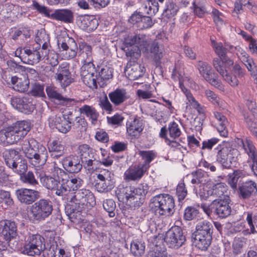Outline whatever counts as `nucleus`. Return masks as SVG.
I'll return each mask as SVG.
<instances>
[{
	"instance_id": "f257e3e1",
	"label": "nucleus",
	"mask_w": 257,
	"mask_h": 257,
	"mask_svg": "<svg viewBox=\"0 0 257 257\" xmlns=\"http://www.w3.org/2000/svg\"><path fill=\"white\" fill-rule=\"evenodd\" d=\"M125 43L130 46L136 45L135 50L140 53V51L146 54L151 53L157 65H159L160 61L164 55L165 51L162 45L156 41H151L143 35L128 36L125 39Z\"/></svg>"
},
{
	"instance_id": "f03ea898",
	"label": "nucleus",
	"mask_w": 257,
	"mask_h": 257,
	"mask_svg": "<svg viewBox=\"0 0 257 257\" xmlns=\"http://www.w3.org/2000/svg\"><path fill=\"white\" fill-rule=\"evenodd\" d=\"M67 200L68 203L66 207V212L71 221L75 218V214L80 215V212L85 206H92L95 204L93 194L87 189H79L74 193H69Z\"/></svg>"
},
{
	"instance_id": "7ed1b4c3",
	"label": "nucleus",
	"mask_w": 257,
	"mask_h": 257,
	"mask_svg": "<svg viewBox=\"0 0 257 257\" xmlns=\"http://www.w3.org/2000/svg\"><path fill=\"white\" fill-rule=\"evenodd\" d=\"M149 189V185L143 183L137 188L128 186L119 189L117 194L119 199L125 200L127 203L135 207H139L143 204L146 195L150 193Z\"/></svg>"
},
{
	"instance_id": "20e7f679",
	"label": "nucleus",
	"mask_w": 257,
	"mask_h": 257,
	"mask_svg": "<svg viewBox=\"0 0 257 257\" xmlns=\"http://www.w3.org/2000/svg\"><path fill=\"white\" fill-rule=\"evenodd\" d=\"M21 149L34 166L43 164L46 160L47 151L34 139L26 140L21 144Z\"/></svg>"
},
{
	"instance_id": "39448f33",
	"label": "nucleus",
	"mask_w": 257,
	"mask_h": 257,
	"mask_svg": "<svg viewBox=\"0 0 257 257\" xmlns=\"http://www.w3.org/2000/svg\"><path fill=\"white\" fill-rule=\"evenodd\" d=\"M150 207L157 216H170L174 212L175 202L171 195L160 194L151 199Z\"/></svg>"
},
{
	"instance_id": "423d86ee",
	"label": "nucleus",
	"mask_w": 257,
	"mask_h": 257,
	"mask_svg": "<svg viewBox=\"0 0 257 257\" xmlns=\"http://www.w3.org/2000/svg\"><path fill=\"white\" fill-rule=\"evenodd\" d=\"M30 130L29 122L25 120L17 121L12 126L6 128L1 135H4L7 143L13 144L24 138Z\"/></svg>"
},
{
	"instance_id": "0eeeda50",
	"label": "nucleus",
	"mask_w": 257,
	"mask_h": 257,
	"mask_svg": "<svg viewBox=\"0 0 257 257\" xmlns=\"http://www.w3.org/2000/svg\"><path fill=\"white\" fill-rule=\"evenodd\" d=\"M126 55L131 57V59L125 68L126 77L131 80H135L142 77L145 73V68L136 61V59L140 56V53L128 49Z\"/></svg>"
},
{
	"instance_id": "6e6552de",
	"label": "nucleus",
	"mask_w": 257,
	"mask_h": 257,
	"mask_svg": "<svg viewBox=\"0 0 257 257\" xmlns=\"http://www.w3.org/2000/svg\"><path fill=\"white\" fill-rule=\"evenodd\" d=\"M5 160L7 165L10 168L17 169L18 173L22 176L27 170V164L18 152L11 149L5 152Z\"/></svg>"
},
{
	"instance_id": "1a4fd4ad",
	"label": "nucleus",
	"mask_w": 257,
	"mask_h": 257,
	"mask_svg": "<svg viewBox=\"0 0 257 257\" xmlns=\"http://www.w3.org/2000/svg\"><path fill=\"white\" fill-rule=\"evenodd\" d=\"M164 241L169 247L178 248L184 243L186 238L181 228L174 226L166 232Z\"/></svg>"
},
{
	"instance_id": "9d476101",
	"label": "nucleus",
	"mask_w": 257,
	"mask_h": 257,
	"mask_svg": "<svg viewBox=\"0 0 257 257\" xmlns=\"http://www.w3.org/2000/svg\"><path fill=\"white\" fill-rule=\"evenodd\" d=\"M57 43L65 59H72L77 55L78 48L74 39L70 38L68 35L64 37L60 36Z\"/></svg>"
},
{
	"instance_id": "9b49d317",
	"label": "nucleus",
	"mask_w": 257,
	"mask_h": 257,
	"mask_svg": "<svg viewBox=\"0 0 257 257\" xmlns=\"http://www.w3.org/2000/svg\"><path fill=\"white\" fill-rule=\"evenodd\" d=\"M52 210L53 207L50 201L46 199H40L32 205L31 213L34 219L41 220L49 216Z\"/></svg>"
},
{
	"instance_id": "f8f14e48",
	"label": "nucleus",
	"mask_w": 257,
	"mask_h": 257,
	"mask_svg": "<svg viewBox=\"0 0 257 257\" xmlns=\"http://www.w3.org/2000/svg\"><path fill=\"white\" fill-rule=\"evenodd\" d=\"M198 69L201 75L211 85L220 90L223 89L221 82L218 80L211 66L207 63L200 61L198 63Z\"/></svg>"
},
{
	"instance_id": "ddd939ff",
	"label": "nucleus",
	"mask_w": 257,
	"mask_h": 257,
	"mask_svg": "<svg viewBox=\"0 0 257 257\" xmlns=\"http://www.w3.org/2000/svg\"><path fill=\"white\" fill-rule=\"evenodd\" d=\"M18 199L23 204L30 205L41 197V192L36 190L21 188L16 191Z\"/></svg>"
},
{
	"instance_id": "4468645a",
	"label": "nucleus",
	"mask_w": 257,
	"mask_h": 257,
	"mask_svg": "<svg viewBox=\"0 0 257 257\" xmlns=\"http://www.w3.org/2000/svg\"><path fill=\"white\" fill-rule=\"evenodd\" d=\"M212 65L216 70L221 75L224 80L231 86L235 87L239 83L238 78L232 72L229 73L227 72L223 66V62L218 58H214Z\"/></svg>"
},
{
	"instance_id": "2eb2a0df",
	"label": "nucleus",
	"mask_w": 257,
	"mask_h": 257,
	"mask_svg": "<svg viewBox=\"0 0 257 257\" xmlns=\"http://www.w3.org/2000/svg\"><path fill=\"white\" fill-rule=\"evenodd\" d=\"M55 77L56 81L63 88L67 87L73 81L69 66L66 63H63L59 66Z\"/></svg>"
},
{
	"instance_id": "dca6fc26",
	"label": "nucleus",
	"mask_w": 257,
	"mask_h": 257,
	"mask_svg": "<svg viewBox=\"0 0 257 257\" xmlns=\"http://www.w3.org/2000/svg\"><path fill=\"white\" fill-rule=\"evenodd\" d=\"M242 147L249 157L248 163L254 174L257 176V154L256 149L252 142L247 139L241 140Z\"/></svg>"
},
{
	"instance_id": "f3484780",
	"label": "nucleus",
	"mask_w": 257,
	"mask_h": 257,
	"mask_svg": "<svg viewBox=\"0 0 257 257\" xmlns=\"http://www.w3.org/2000/svg\"><path fill=\"white\" fill-rule=\"evenodd\" d=\"M229 196H226L224 199H215L213 200V207L215 206V214L220 218H225L229 216L231 209L229 205Z\"/></svg>"
},
{
	"instance_id": "a211bd4d",
	"label": "nucleus",
	"mask_w": 257,
	"mask_h": 257,
	"mask_svg": "<svg viewBox=\"0 0 257 257\" xmlns=\"http://www.w3.org/2000/svg\"><path fill=\"white\" fill-rule=\"evenodd\" d=\"M12 105L22 112L30 113L34 109V105L32 103V98L29 97L20 98L13 96L11 99Z\"/></svg>"
},
{
	"instance_id": "6ab92c4d",
	"label": "nucleus",
	"mask_w": 257,
	"mask_h": 257,
	"mask_svg": "<svg viewBox=\"0 0 257 257\" xmlns=\"http://www.w3.org/2000/svg\"><path fill=\"white\" fill-rule=\"evenodd\" d=\"M236 150L229 147H223L218 151L216 160L222 164L223 168H229L231 167L232 161L234 159L233 154Z\"/></svg>"
},
{
	"instance_id": "aec40b11",
	"label": "nucleus",
	"mask_w": 257,
	"mask_h": 257,
	"mask_svg": "<svg viewBox=\"0 0 257 257\" xmlns=\"http://www.w3.org/2000/svg\"><path fill=\"white\" fill-rule=\"evenodd\" d=\"M146 168L144 165H136L127 169L123 175L124 180L126 182L131 181H139L146 172Z\"/></svg>"
},
{
	"instance_id": "412c9836",
	"label": "nucleus",
	"mask_w": 257,
	"mask_h": 257,
	"mask_svg": "<svg viewBox=\"0 0 257 257\" xmlns=\"http://www.w3.org/2000/svg\"><path fill=\"white\" fill-rule=\"evenodd\" d=\"M127 134L134 138H138L144 128L143 120L141 118H135L128 121L126 124Z\"/></svg>"
},
{
	"instance_id": "4be33fe9",
	"label": "nucleus",
	"mask_w": 257,
	"mask_h": 257,
	"mask_svg": "<svg viewBox=\"0 0 257 257\" xmlns=\"http://www.w3.org/2000/svg\"><path fill=\"white\" fill-rule=\"evenodd\" d=\"M40 181L47 189L55 191V194L60 196L62 192V179L58 176L53 177L45 175L41 177Z\"/></svg>"
},
{
	"instance_id": "5701e85b",
	"label": "nucleus",
	"mask_w": 257,
	"mask_h": 257,
	"mask_svg": "<svg viewBox=\"0 0 257 257\" xmlns=\"http://www.w3.org/2000/svg\"><path fill=\"white\" fill-rule=\"evenodd\" d=\"M238 195L240 198L243 199L257 195L256 183L251 180L242 183L238 188Z\"/></svg>"
},
{
	"instance_id": "b1692460",
	"label": "nucleus",
	"mask_w": 257,
	"mask_h": 257,
	"mask_svg": "<svg viewBox=\"0 0 257 257\" xmlns=\"http://www.w3.org/2000/svg\"><path fill=\"white\" fill-rule=\"evenodd\" d=\"M64 168L71 173L79 172L82 168L78 156H70L64 158L62 161Z\"/></svg>"
},
{
	"instance_id": "393cba45",
	"label": "nucleus",
	"mask_w": 257,
	"mask_h": 257,
	"mask_svg": "<svg viewBox=\"0 0 257 257\" xmlns=\"http://www.w3.org/2000/svg\"><path fill=\"white\" fill-rule=\"evenodd\" d=\"M2 233L7 240H11L17 235V227L15 222L6 220L1 222Z\"/></svg>"
},
{
	"instance_id": "a878e982",
	"label": "nucleus",
	"mask_w": 257,
	"mask_h": 257,
	"mask_svg": "<svg viewBox=\"0 0 257 257\" xmlns=\"http://www.w3.org/2000/svg\"><path fill=\"white\" fill-rule=\"evenodd\" d=\"M47 95L51 98H53L59 101H62V104L66 106H70L76 104L78 101L71 98H68L63 97L61 94L59 93L55 88L48 87L46 89Z\"/></svg>"
},
{
	"instance_id": "bb28decb",
	"label": "nucleus",
	"mask_w": 257,
	"mask_h": 257,
	"mask_svg": "<svg viewBox=\"0 0 257 257\" xmlns=\"http://www.w3.org/2000/svg\"><path fill=\"white\" fill-rule=\"evenodd\" d=\"M51 18L66 23H71L74 19L73 12L68 9H59L55 10L51 14Z\"/></svg>"
},
{
	"instance_id": "cd10ccee",
	"label": "nucleus",
	"mask_w": 257,
	"mask_h": 257,
	"mask_svg": "<svg viewBox=\"0 0 257 257\" xmlns=\"http://www.w3.org/2000/svg\"><path fill=\"white\" fill-rule=\"evenodd\" d=\"M211 45L214 49L215 53L219 56L218 58L223 64L225 63L226 66H231L233 64V62L232 60L226 58L225 57L226 54V49L223 46L221 43H217L213 40H211Z\"/></svg>"
},
{
	"instance_id": "c85d7f7f",
	"label": "nucleus",
	"mask_w": 257,
	"mask_h": 257,
	"mask_svg": "<svg viewBox=\"0 0 257 257\" xmlns=\"http://www.w3.org/2000/svg\"><path fill=\"white\" fill-rule=\"evenodd\" d=\"M108 96L115 105H120L130 97L126 90L123 89H116L109 93Z\"/></svg>"
},
{
	"instance_id": "c756f323",
	"label": "nucleus",
	"mask_w": 257,
	"mask_h": 257,
	"mask_svg": "<svg viewBox=\"0 0 257 257\" xmlns=\"http://www.w3.org/2000/svg\"><path fill=\"white\" fill-rule=\"evenodd\" d=\"M78 57L82 63L93 61L92 47L85 43H81L79 45Z\"/></svg>"
},
{
	"instance_id": "7c9ffc66",
	"label": "nucleus",
	"mask_w": 257,
	"mask_h": 257,
	"mask_svg": "<svg viewBox=\"0 0 257 257\" xmlns=\"http://www.w3.org/2000/svg\"><path fill=\"white\" fill-rule=\"evenodd\" d=\"M214 115L217 121L216 125L218 132L221 136L226 137L228 135V131L226 128L228 121L226 117L218 112H214Z\"/></svg>"
},
{
	"instance_id": "2f4dec72",
	"label": "nucleus",
	"mask_w": 257,
	"mask_h": 257,
	"mask_svg": "<svg viewBox=\"0 0 257 257\" xmlns=\"http://www.w3.org/2000/svg\"><path fill=\"white\" fill-rule=\"evenodd\" d=\"M213 229L211 222L207 220L201 221L197 224L194 234L212 236Z\"/></svg>"
},
{
	"instance_id": "473e14b6",
	"label": "nucleus",
	"mask_w": 257,
	"mask_h": 257,
	"mask_svg": "<svg viewBox=\"0 0 257 257\" xmlns=\"http://www.w3.org/2000/svg\"><path fill=\"white\" fill-rule=\"evenodd\" d=\"M21 60L24 63L30 65H34L40 61L37 50L32 51L27 47L24 48V53L22 56Z\"/></svg>"
},
{
	"instance_id": "72a5a7b5",
	"label": "nucleus",
	"mask_w": 257,
	"mask_h": 257,
	"mask_svg": "<svg viewBox=\"0 0 257 257\" xmlns=\"http://www.w3.org/2000/svg\"><path fill=\"white\" fill-rule=\"evenodd\" d=\"M194 235V243L195 246L201 250H206L211 244L212 238V236Z\"/></svg>"
},
{
	"instance_id": "f704fd0d",
	"label": "nucleus",
	"mask_w": 257,
	"mask_h": 257,
	"mask_svg": "<svg viewBox=\"0 0 257 257\" xmlns=\"http://www.w3.org/2000/svg\"><path fill=\"white\" fill-rule=\"evenodd\" d=\"M179 9L176 3L172 0H168L165 3L162 15L167 19H171L176 15Z\"/></svg>"
},
{
	"instance_id": "c9c22d12",
	"label": "nucleus",
	"mask_w": 257,
	"mask_h": 257,
	"mask_svg": "<svg viewBox=\"0 0 257 257\" xmlns=\"http://www.w3.org/2000/svg\"><path fill=\"white\" fill-rule=\"evenodd\" d=\"M246 123L252 134L257 138V111L244 114Z\"/></svg>"
},
{
	"instance_id": "e433bc0d",
	"label": "nucleus",
	"mask_w": 257,
	"mask_h": 257,
	"mask_svg": "<svg viewBox=\"0 0 257 257\" xmlns=\"http://www.w3.org/2000/svg\"><path fill=\"white\" fill-rule=\"evenodd\" d=\"M227 186L224 183H220L215 184L212 190L210 196L217 199H224L227 195Z\"/></svg>"
},
{
	"instance_id": "4c0bfd02",
	"label": "nucleus",
	"mask_w": 257,
	"mask_h": 257,
	"mask_svg": "<svg viewBox=\"0 0 257 257\" xmlns=\"http://www.w3.org/2000/svg\"><path fill=\"white\" fill-rule=\"evenodd\" d=\"M245 173L241 170L234 171L232 174L228 175V183L233 189H236L238 181L245 177Z\"/></svg>"
},
{
	"instance_id": "58836bf2",
	"label": "nucleus",
	"mask_w": 257,
	"mask_h": 257,
	"mask_svg": "<svg viewBox=\"0 0 257 257\" xmlns=\"http://www.w3.org/2000/svg\"><path fill=\"white\" fill-rule=\"evenodd\" d=\"M145 247L144 242L135 240L131 243V252L135 256L141 257L145 253Z\"/></svg>"
},
{
	"instance_id": "ea45409f",
	"label": "nucleus",
	"mask_w": 257,
	"mask_h": 257,
	"mask_svg": "<svg viewBox=\"0 0 257 257\" xmlns=\"http://www.w3.org/2000/svg\"><path fill=\"white\" fill-rule=\"evenodd\" d=\"M98 26L97 19L92 17H85L81 21L80 27L87 31H92L96 29Z\"/></svg>"
},
{
	"instance_id": "a19ab883",
	"label": "nucleus",
	"mask_w": 257,
	"mask_h": 257,
	"mask_svg": "<svg viewBox=\"0 0 257 257\" xmlns=\"http://www.w3.org/2000/svg\"><path fill=\"white\" fill-rule=\"evenodd\" d=\"M79 111L81 114L91 119L92 122L96 121L99 115L98 113L93 107L88 105H84L79 108Z\"/></svg>"
},
{
	"instance_id": "79ce46f5",
	"label": "nucleus",
	"mask_w": 257,
	"mask_h": 257,
	"mask_svg": "<svg viewBox=\"0 0 257 257\" xmlns=\"http://www.w3.org/2000/svg\"><path fill=\"white\" fill-rule=\"evenodd\" d=\"M139 155L144 161V164L139 165L145 166L146 170L150 166L149 164L157 157V153L154 151H139Z\"/></svg>"
},
{
	"instance_id": "37998d69",
	"label": "nucleus",
	"mask_w": 257,
	"mask_h": 257,
	"mask_svg": "<svg viewBox=\"0 0 257 257\" xmlns=\"http://www.w3.org/2000/svg\"><path fill=\"white\" fill-rule=\"evenodd\" d=\"M43 249L26 241L23 252L30 256L40 255Z\"/></svg>"
},
{
	"instance_id": "c03bdc74",
	"label": "nucleus",
	"mask_w": 257,
	"mask_h": 257,
	"mask_svg": "<svg viewBox=\"0 0 257 257\" xmlns=\"http://www.w3.org/2000/svg\"><path fill=\"white\" fill-rule=\"evenodd\" d=\"M50 152H53V153H57L58 155L52 154L54 158H58L64 154V146L62 145L60 142L58 141H54L50 144L49 147Z\"/></svg>"
},
{
	"instance_id": "a18cd8bd",
	"label": "nucleus",
	"mask_w": 257,
	"mask_h": 257,
	"mask_svg": "<svg viewBox=\"0 0 257 257\" xmlns=\"http://www.w3.org/2000/svg\"><path fill=\"white\" fill-rule=\"evenodd\" d=\"M77 152L81 160L93 155V150L86 144L79 145Z\"/></svg>"
},
{
	"instance_id": "49530a36",
	"label": "nucleus",
	"mask_w": 257,
	"mask_h": 257,
	"mask_svg": "<svg viewBox=\"0 0 257 257\" xmlns=\"http://www.w3.org/2000/svg\"><path fill=\"white\" fill-rule=\"evenodd\" d=\"M246 238L243 237H236L232 242L233 253L238 254L241 252L242 249L246 244Z\"/></svg>"
},
{
	"instance_id": "de8ad7c7",
	"label": "nucleus",
	"mask_w": 257,
	"mask_h": 257,
	"mask_svg": "<svg viewBox=\"0 0 257 257\" xmlns=\"http://www.w3.org/2000/svg\"><path fill=\"white\" fill-rule=\"evenodd\" d=\"M159 7L157 0H148L145 4L144 9L145 13L152 16L158 12Z\"/></svg>"
},
{
	"instance_id": "09e8293b",
	"label": "nucleus",
	"mask_w": 257,
	"mask_h": 257,
	"mask_svg": "<svg viewBox=\"0 0 257 257\" xmlns=\"http://www.w3.org/2000/svg\"><path fill=\"white\" fill-rule=\"evenodd\" d=\"M27 242L34 245L39 247L41 249H45V239L39 234H32L28 237Z\"/></svg>"
},
{
	"instance_id": "8fccbe9b",
	"label": "nucleus",
	"mask_w": 257,
	"mask_h": 257,
	"mask_svg": "<svg viewBox=\"0 0 257 257\" xmlns=\"http://www.w3.org/2000/svg\"><path fill=\"white\" fill-rule=\"evenodd\" d=\"M113 69L107 66H103L98 73V83L99 80H106L112 78Z\"/></svg>"
},
{
	"instance_id": "3c124183",
	"label": "nucleus",
	"mask_w": 257,
	"mask_h": 257,
	"mask_svg": "<svg viewBox=\"0 0 257 257\" xmlns=\"http://www.w3.org/2000/svg\"><path fill=\"white\" fill-rule=\"evenodd\" d=\"M204 93L209 101L216 106L223 107V101L213 91L209 89H206L205 90Z\"/></svg>"
},
{
	"instance_id": "603ef678",
	"label": "nucleus",
	"mask_w": 257,
	"mask_h": 257,
	"mask_svg": "<svg viewBox=\"0 0 257 257\" xmlns=\"http://www.w3.org/2000/svg\"><path fill=\"white\" fill-rule=\"evenodd\" d=\"M84 83L90 88H96L98 83L97 77L95 74H88L86 76H81Z\"/></svg>"
},
{
	"instance_id": "864d4df0",
	"label": "nucleus",
	"mask_w": 257,
	"mask_h": 257,
	"mask_svg": "<svg viewBox=\"0 0 257 257\" xmlns=\"http://www.w3.org/2000/svg\"><path fill=\"white\" fill-rule=\"evenodd\" d=\"M192 7L195 14L198 17H203L206 13V9L203 2L195 1L193 3Z\"/></svg>"
},
{
	"instance_id": "5fc2aeb1",
	"label": "nucleus",
	"mask_w": 257,
	"mask_h": 257,
	"mask_svg": "<svg viewBox=\"0 0 257 257\" xmlns=\"http://www.w3.org/2000/svg\"><path fill=\"white\" fill-rule=\"evenodd\" d=\"M113 186V184L101 180H98L95 184V189L100 192H107L111 190Z\"/></svg>"
},
{
	"instance_id": "6e6d98bb",
	"label": "nucleus",
	"mask_w": 257,
	"mask_h": 257,
	"mask_svg": "<svg viewBox=\"0 0 257 257\" xmlns=\"http://www.w3.org/2000/svg\"><path fill=\"white\" fill-rule=\"evenodd\" d=\"M96 70L93 61L83 62L81 68V76H86L88 74H95Z\"/></svg>"
},
{
	"instance_id": "4d7b16f0",
	"label": "nucleus",
	"mask_w": 257,
	"mask_h": 257,
	"mask_svg": "<svg viewBox=\"0 0 257 257\" xmlns=\"http://www.w3.org/2000/svg\"><path fill=\"white\" fill-rule=\"evenodd\" d=\"M21 181L26 184L35 186L38 184V181L36 179L33 172L29 171L21 176Z\"/></svg>"
},
{
	"instance_id": "13d9d810",
	"label": "nucleus",
	"mask_w": 257,
	"mask_h": 257,
	"mask_svg": "<svg viewBox=\"0 0 257 257\" xmlns=\"http://www.w3.org/2000/svg\"><path fill=\"white\" fill-rule=\"evenodd\" d=\"M62 184L61 190L62 192L60 193V196L67 195L68 192L75 191L74 188H73V184L71 178L68 180L62 179Z\"/></svg>"
},
{
	"instance_id": "bf43d9fd",
	"label": "nucleus",
	"mask_w": 257,
	"mask_h": 257,
	"mask_svg": "<svg viewBox=\"0 0 257 257\" xmlns=\"http://www.w3.org/2000/svg\"><path fill=\"white\" fill-rule=\"evenodd\" d=\"M97 177L98 180H104L114 184L113 174L107 170H101Z\"/></svg>"
},
{
	"instance_id": "052dcab7",
	"label": "nucleus",
	"mask_w": 257,
	"mask_h": 257,
	"mask_svg": "<svg viewBox=\"0 0 257 257\" xmlns=\"http://www.w3.org/2000/svg\"><path fill=\"white\" fill-rule=\"evenodd\" d=\"M29 80L27 78L20 79L17 84L13 86L14 90L21 92H24L28 90Z\"/></svg>"
},
{
	"instance_id": "680f3d73",
	"label": "nucleus",
	"mask_w": 257,
	"mask_h": 257,
	"mask_svg": "<svg viewBox=\"0 0 257 257\" xmlns=\"http://www.w3.org/2000/svg\"><path fill=\"white\" fill-rule=\"evenodd\" d=\"M199 214V211L193 207H187L184 214V218L186 220H191L196 218Z\"/></svg>"
},
{
	"instance_id": "e2e57ef3",
	"label": "nucleus",
	"mask_w": 257,
	"mask_h": 257,
	"mask_svg": "<svg viewBox=\"0 0 257 257\" xmlns=\"http://www.w3.org/2000/svg\"><path fill=\"white\" fill-rule=\"evenodd\" d=\"M104 209L109 213L110 217H113L115 215L114 212L115 208V203L112 199H107L103 203Z\"/></svg>"
},
{
	"instance_id": "0e129e2a",
	"label": "nucleus",
	"mask_w": 257,
	"mask_h": 257,
	"mask_svg": "<svg viewBox=\"0 0 257 257\" xmlns=\"http://www.w3.org/2000/svg\"><path fill=\"white\" fill-rule=\"evenodd\" d=\"M30 93L34 96L43 97L45 96L44 86L39 83H35L32 85Z\"/></svg>"
},
{
	"instance_id": "69168bd1",
	"label": "nucleus",
	"mask_w": 257,
	"mask_h": 257,
	"mask_svg": "<svg viewBox=\"0 0 257 257\" xmlns=\"http://www.w3.org/2000/svg\"><path fill=\"white\" fill-rule=\"evenodd\" d=\"M187 194V191L184 183L181 182L179 183L176 188V195L179 201L184 200Z\"/></svg>"
},
{
	"instance_id": "338daca9",
	"label": "nucleus",
	"mask_w": 257,
	"mask_h": 257,
	"mask_svg": "<svg viewBox=\"0 0 257 257\" xmlns=\"http://www.w3.org/2000/svg\"><path fill=\"white\" fill-rule=\"evenodd\" d=\"M168 130L170 136L172 138L179 137L181 135V131L178 127V125L175 122H172L169 124Z\"/></svg>"
},
{
	"instance_id": "774afa93",
	"label": "nucleus",
	"mask_w": 257,
	"mask_h": 257,
	"mask_svg": "<svg viewBox=\"0 0 257 257\" xmlns=\"http://www.w3.org/2000/svg\"><path fill=\"white\" fill-rule=\"evenodd\" d=\"M97 162L93 155L81 160L82 166L89 171H92L95 169L94 167V162Z\"/></svg>"
}]
</instances>
